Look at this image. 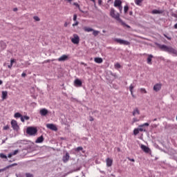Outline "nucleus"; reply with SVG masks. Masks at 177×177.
I'll use <instances>...</instances> for the list:
<instances>
[{"mask_svg": "<svg viewBox=\"0 0 177 177\" xmlns=\"http://www.w3.org/2000/svg\"><path fill=\"white\" fill-rule=\"evenodd\" d=\"M24 120H25L24 117V116H21V122H24Z\"/></svg>", "mask_w": 177, "mask_h": 177, "instance_id": "8fccbe9b", "label": "nucleus"}, {"mask_svg": "<svg viewBox=\"0 0 177 177\" xmlns=\"http://www.w3.org/2000/svg\"><path fill=\"white\" fill-rule=\"evenodd\" d=\"M71 42L75 44V45L80 44V36H78L77 34H74L73 38L71 39Z\"/></svg>", "mask_w": 177, "mask_h": 177, "instance_id": "39448f33", "label": "nucleus"}, {"mask_svg": "<svg viewBox=\"0 0 177 177\" xmlns=\"http://www.w3.org/2000/svg\"><path fill=\"white\" fill-rule=\"evenodd\" d=\"M8 168H9V167H6L4 169H0V172H3V171H6V169H8Z\"/></svg>", "mask_w": 177, "mask_h": 177, "instance_id": "37998d69", "label": "nucleus"}, {"mask_svg": "<svg viewBox=\"0 0 177 177\" xmlns=\"http://www.w3.org/2000/svg\"><path fill=\"white\" fill-rule=\"evenodd\" d=\"M139 132H140V131H139L138 128L134 129V130H133V135L135 136H136V135L139 134Z\"/></svg>", "mask_w": 177, "mask_h": 177, "instance_id": "bb28decb", "label": "nucleus"}, {"mask_svg": "<svg viewBox=\"0 0 177 177\" xmlns=\"http://www.w3.org/2000/svg\"><path fill=\"white\" fill-rule=\"evenodd\" d=\"M158 48L164 52H168V53H173V55H176V56H177V50L171 46H167L164 44H159Z\"/></svg>", "mask_w": 177, "mask_h": 177, "instance_id": "f03ea898", "label": "nucleus"}, {"mask_svg": "<svg viewBox=\"0 0 177 177\" xmlns=\"http://www.w3.org/2000/svg\"><path fill=\"white\" fill-rule=\"evenodd\" d=\"M162 86V84H160V83H158V84H156L154 86H153V91L155 92H158L160 91H161V88Z\"/></svg>", "mask_w": 177, "mask_h": 177, "instance_id": "0eeeda50", "label": "nucleus"}, {"mask_svg": "<svg viewBox=\"0 0 177 177\" xmlns=\"http://www.w3.org/2000/svg\"><path fill=\"white\" fill-rule=\"evenodd\" d=\"M75 23L73 24V27H75L77 26H78V24H80V22H78V21H75Z\"/></svg>", "mask_w": 177, "mask_h": 177, "instance_id": "4c0bfd02", "label": "nucleus"}, {"mask_svg": "<svg viewBox=\"0 0 177 177\" xmlns=\"http://www.w3.org/2000/svg\"><path fill=\"white\" fill-rule=\"evenodd\" d=\"M26 74L24 73H23L21 74V77H26Z\"/></svg>", "mask_w": 177, "mask_h": 177, "instance_id": "bf43d9fd", "label": "nucleus"}, {"mask_svg": "<svg viewBox=\"0 0 177 177\" xmlns=\"http://www.w3.org/2000/svg\"><path fill=\"white\" fill-rule=\"evenodd\" d=\"M8 97V91H2V99L5 100Z\"/></svg>", "mask_w": 177, "mask_h": 177, "instance_id": "4be33fe9", "label": "nucleus"}, {"mask_svg": "<svg viewBox=\"0 0 177 177\" xmlns=\"http://www.w3.org/2000/svg\"><path fill=\"white\" fill-rule=\"evenodd\" d=\"M128 160H129V161H131L132 162H135V159H133V158H128Z\"/></svg>", "mask_w": 177, "mask_h": 177, "instance_id": "a18cd8bd", "label": "nucleus"}, {"mask_svg": "<svg viewBox=\"0 0 177 177\" xmlns=\"http://www.w3.org/2000/svg\"><path fill=\"white\" fill-rule=\"evenodd\" d=\"M11 125L12 127V129L16 130L19 129V125L17 124V121L12 120L11 121Z\"/></svg>", "mask_w": 177, "mask_h": 177, "instance_id": "1a4fd4ad", "label": "nucleus"}, {"mask_svg": "<svg viewBox=\"0 0 177 177\" xmlns=\"http://www.w3.org/2000/svg\"><path fill=\"white\" fill-rule=\"evenodd\" d=\"M128 10H129V6H128V5H126L124 7V12L125 15H127V13H128Z\"/></svg>", "mask_w": 177, "mask_h": 177, "instance_id": "393cba45", "label": "nucleus"}, {"mask_svg": "<svg viewBox=\"0 0 177 177\" xmlns=\"http://www.w3.org/2000/svg\"><path fill=\"white\" fill-rule=\"evenodd\" d=\"M83 30L85 32H92V31H93V28L87 26H84Z\"/></svg>", "mask_w": 177, "mask_h": 177, "instance_id": "f3484780", "label": "nucleus"}, {"mask_svg": "<svg viewBox=\"0 0 177 177\" xmlns=\"http://www.w3.org/2000/svg\"><path fill=\"white\" fill-rule=\"evenodd\" d=\"M122 5V1L121 0H115L114 6L115 8H118V6H121Z\"/></svg>", "mask_w": 177, "mask_h": 177, "instance_id": "2eb2a0df", "label": "nucleus"}, {"mask_svg": "<svg viewBox=\"0 0 177 177\" xmlns=\"http://www.w3.org/2000/svg\"><path fill=\"white\" fill-rule=\"evenodd\" d=\"M21 117V114H20V113H16L15 114V118H20Z\"/></svg>", "mask_w": 177, "mask_h": 177, "instance_id": "2f4dec72", "label": "nucleus"}, {"mask_svg": "<svg viewBox=\"0 0 177 177\" xmlns=\"http://www.w3.org/2000/svg\"><path fill=\"white\" fill-rule=\"evenodd\" d=\"M46 127L48 129H51V131H57V127H56V125L53 124H47Z\"/></svg>", "mask_w": 177, "mask_h": 177, "instance_id": "6e6552de", "label": "nucleus"}, {"mask_svg": "<svg viewBox=\"0 0 177 177\" xmlns=\"http://www.w3.org/2000/svg\"><path fill=\"white\" fill-rule=\"evenodd\" d=\"M12 66H13V65L12 64H10V65H8V68H12Z\"/></svg>", "mask_w": 177, "mask_h": 177, "instance_id": "13d9d810", "label": "nucleus"}, {"mask_svg": "<svg viewBox=\"0 0 177 177\" xmlns=\"http://www.w3.org/2000/svg\"><path fill=\"white\" fill-rule=\"evenodd\" d=\"M174 28H176V30H177V24H176L174 25Z\"/></svg>", "mask_w": 177, "mask_h": 177, "instance_id": "052dcab7", "label": "nucleus"}, {"mask_svg": "<svg viewBox=\"0 0 177 177\" xmlns=\"http://www.w3.org/2000/svg\"><path fill=\"white\" fill-rule=\"evenodd\" d=\"M136 114L138 115H139V114H140V111H139V109L138 108H136L133 111V115H136Z\"/></svg>", "mask_w": 177, "mask_h": 177, "instance_id": "412c9836", "label": "nucleus"}, {"mask_svg": "<svg viewBox=\"0 0 177 177\" xmlns=\"http://www.w3.org/2000/svg\"><path fill=\"white\" fill-rule=\"evenodd\" d=\"M140 92H141V93H147V91H146V88H141Z\"/></svg>", "mask_w": 177, "mask_h": 177, "instance_id": "c756f323", "label": "nucleus"}, {"mask_svg": "<svg viewBox=\"0 0 177 177\" xmlns=\"http://www.w3.org/2000/svg\"><path fill=\"white\" fill-rule=\"evenodd\" d=\"M75 86H82V82L80 79H76L74 81Z\"/></svg>", "mask_w": 177, "mask_h": 177, "instance_id": "9d476101", "label": "nucleus"}, {"mask_svg": "<svg viewBox=\"0 0 177 177\" xmlns=\"http://www.w3.org/2000/svg\"><path fill=\"white\" fill-rule=\"evenodd\" d=\"M93 32V35L94 37H97L99 35V34L100 33V32L99 30H92Z\"/></svg>", "mask_w": 177, "mask_h": 177, "instance_id": "5701e85b", "label": "nucleus"}, {"mask_svg": "<svg viewBox=\"0 0 177 177\" xmlns=\"http://www.w3.org/2000/svg\"><path fill=\"white\" fill-rule=\"evenodd\" d=\"M17 153H19V149H17L15 151H14V152H12V156H16V154H17Z\"/></svg>", "mask_w": 177, "mask_h": 177, "instance_id": "ea45409f", "label": "nucleus"}, {"mask_svg": "<svg viewBox=\"0 0 177 177\" xmlns=\"http://www.w3.org/2000/svg\"><path fill=\"white\" fill-rule=\"evenodd\" d=\"M68 2H69L70 3H71V2H73V0H67Z\"/></svg>", "mask_w": 177, "mask_h": 177, "instance_id": "e2e57ef3", "label": "nucleus"}, {"mask_svg": "<svg viewBox=\"0 0 177 177\" xmlns=\"http://www.w3.org/2000/svg\"><path fill=\"white\" fill-rule=\"evenodd\" d=\"M73 5L74 6H76V8H77L79 10L82 12V13H84V12L82 10L81 8L80 7V4H78L77 3H73Z\"/></svg>", "mask_w": 177, "mask_h": 177, "instance_id": "a878e982", "label": "nucleus"}, {"mask_svg": "<svg viewBox=\"0 0 177 177\" xmlns=\"http://www.w3.org/2000/svg\"><path fill=\"white\" fill-rule=\"evenodd\" d=\"M132 11H131L130 12H129V15H130V16H132Z\"/></svg>", "mask_w": 177, "mask_h": 177, "instance_id": "69168bd1", "label": "nucleus"}, {"mask_svg": "<svg viewBox=\"0 0 177 177\" xmlns=\"http://www.w3.org/2000/svg\"><path fill=\"white\" fill-rule=\"evenodd\" d=\"M44 136H41L35 140V143H42V142H44Z\"/></svg>", "mask_w": 177, "mask_h": 177, "instance_id": "6ab92c4d", "label": "nucleus"}, {"mask_svg": "<svg viewBox=\"0 0 177 177\" xmlns=\"http://www.w3.org/2000/svg\"><path fill=\"white\" fill-rule=\"evenodd\" d=\"M133 88H135V86H133V85L131 84L129 86V91L131 92V95L133 97Z\"/></svg>", "mask_w": 177, "mask_h": 177, "instance_id": "b1692460", "label": "nucleus"}, {"mask_svg": "<svg viewBox=\"0 0 177 177\" xmlns=\"http://www.w3.org/2000/svg\"><path fill=\"white\" fill-rule=\"evenodd\" d=\"M15 62H16V60H15V59H11V60H10V64H12V65H13V64L15 63Z\"/></svg>", "mask_w": 177, "mask_h": 177, "instance_id": "3c124183", "label": "nucleus"}, {"mask_svg": "<svg viewBox=\"0 0 177 177\" xmlns=\"http://www.w3.org/2000/svg\"><path fill=\"white\" fill-rule=\"evenodd\" d=\"M102 2H103V1H102V0H98V5H99L100 6H101Z\"/></svg>", "mask_w": 177, "mask_h": 177, "instance_id": "de8ad7c7", "label": "nucleus"}, {"mask_svg": "<svg viewBox=\"0 0 177 177\" xmlns=\"http://www.w3.org/2000/svg\"><path fill=\"white\" fill-rule=\"evenodd\" d=\"M26 177H34V176H32V174H30V173L26 174Z\"/></svg>", "mask_w": 177, "mask_h": 177, "instance_id": "a19ab883", "label": "nucleus"}, {"mask_svg": "<svg viewBox=\"0 0 177 177\" xmlns=\"http://www.w3.org/2000/svg\"><path fill=\"white\" fill-rule=\"evenodd\" d=\"M152 13H153V15H159L160 13H162V11H160L158 10H153L152 11Z\"/></svg>", "mask_w": 177, "mask_h": 177, "instance_id": "cd10ccee", "label": "nucleus"}, {"mask_svg": "<svg viewBox=\"0 0 177 177\" xmlns=\"http://www.w3.org/2000/svg\"><path fill=\"white\" fill-rule=\"evenodd\" d=\"M81 64H82V66H87V64H85L84 62H81Z\"/></svg>", "mask_w": 177, "mask_h": 177, "instance_id": "6e6d98bb", "label": "nucleus"}, {"mask_svg": "<svg viewBox=\"0 0 177 177\" xmlns=\"http://www.w3.org/2000/svg\"><path fill=\"white\" fill-rule=\"evenodd\" d=\"M48 109H42L40 110L39 113L41 114V115L45 116L46 115V114H48Z\"/></svg>", "mask_w": 177, "mask_h": 177, "instance_id": "dca6fc26", "label": "nucleus"}, {"mask_svg": "<svg viewBox=\"0 0 177 177\" xmlns=\"http://www.w3.org/2000/svg\"><path fill=\"white\" fill-rule=\"evenodd\" d=\"M106 167H111L113 165V159L107 158L106 160Z\"/></svg>", "mask_w": 177, "mask_h": 177, "instance_id": "ddd939ff", "label": "nucleus"}, {"mask_svg": "<svg viewBox=\"0 0 177 177\" xmlns=\"http://www.w3.org/2000/svg\"><path fill=\"white\" fill-rule=\"evenodd\" d=\"M94 62L100 64L101 63H103V59H102V57H95L94 58Z\"/></svg>", "mask_w": 177, "mask_h": 177, "instance_id": "a211bd4d", "label": "nucleus"}, {"mask_svg": "<svg viewBox=\"0 0 177 177\" xmlns=\"http://www.w3.org/2000/svg\"><path fill=\"white\" fill-rule=\"evenodd\" d=\"M68 59V56L66 55H62L59 58H58V62H66Z\"/></svg>", "mask_w": 177, "mask_h": 177, "instance_id": "9b49d317", "label": "nucleus"}, {"mask_svg": "<svg viewBox=\"0 0 177 177\" xmlns=\"http://www.w3.org/2000/svg\"><path fill=\"white\" fill-rule=\"evenodd\" d=\"M37 132H38V129L36 127H30L26 129V133L30 136H35V135H37Z\"/></svg>", "mask_w": 177, "mask_h": 177, "instance_id": "7ed1b4c3", "label": "nucleus"}, {"mask_svg": "<svg viewBox=\"0 0 177 177\" xmlns=\"http://www.w3.org/2000/svg\"><path fill=\"white\" fill-rule=\"evenodd\" d=\"M120 13H122V5L118 6Z\"/></svg>", "mask_w": 177, "mask_h": 177, "instance_id": "58836bf2", "label": "nucleus"}, {"mask_svg": "<svg viewBox=\"0 0 177 177\" xmlns=\"http://www.w3.org/2000/svg\"><path fill=\"white\" fill-rule=\"evenodd\" d=\"M153 57V55H149L147 57V64H152L151 63V59Z\"/></svg>", "mask_w": 177, "mask_h": 177, "instance_id": "aec40b11", "label": "nucleus"}, {"mask_svg": "<svg viewBox=\"0 0 177 177\" xmlns=\"http://www.w3.org/2000/svg\"><path fill=\"white\" fill-rule=\"evenodd\" d=\"M102 32H106V30H102Z\"/></svg>", "mask_w": 177, "mask_h": 177, "instance_id": "774afa93", "label": "nucleus"}, {"mask_svg": "<svg viewBox=\"0 0 177 177\" xmlns=\"http://www.w3.org/2000/svg\"><path fill=\"white\" fill-rule=\"evenodd\" d=\"M110 16L112 17L113 19H115V20H117V21H119V23H120L122 26H125L126 27H127V28H130L129 26L126 25L125 22H123L120 19V13L115 12V10H114V8H111Z\"/></svg>", "mask_w": 177, "mask_h": 177, "instance_id": "f257e3e1", "label": "nucleus"}, {"mask_svg": "<svg viewBox=\"0 0 177 177\" xmlns=\"http://www.w3.org/2000/svg\"><path fill=\"white\" fill-rule=\"evenodd\" d=\"M150 124L149 123H144L138 126V130L140 132H146V128L145 127H149Z\"/></svg>", "mask_w": 177, "mask_h": 177, "instance_id": "423d86ee", "label": "nucleus"}, {"mask_svg": "<svg viewBox=\"0 0 177 177\" xmlns=\"http://www.w3.org/2000/svg\"><path fill=\"white\" fill-rule=\"evenodd\" d=\"M33 19L35 21H39V20H41L38 16L33 17Z\"/></svg>", "mask_w": 177, "mask_h": 177, "instance_id": "f704fd0d", "label": "nucleus"}, {"mask_svg": "<svg viewBox=\"0 0 177 177\" xmlns=\"http://www.w3.org/2000/svg\"><path fill=\"white\" fill-rule=\"evenodd\" d=\"M163 35H164V37H165V38H167V39H169V41H171V37L167 36V35H165V34H164Z\"/></svg>", "mask_w": 177, "mask_h": 177, "instance_id": "c03bdc74", "label": "nucleus"}, {"mask_svg": "<svg viewBox=\"0 0 177 177\" xmlns=\"http://www.w3.org/2000/svg\"><path fill=\"white\" fill-rule=\"evenodd\" d=\"M68 160H70V154H68V153H66L65 156H63L62 160L64 161V162H67Z\"/></svg>", "mask_w": 177, "mask_h": 177, "instance_id": "f8f14e48", "label": "nucleus"}, {"mask_svg": "<svg viewBox=\"0 0 177 177\" xmlns=\"http://www.w3.org/2000/svg\"><path fill=\"white\" fill-rule=\"evenodd\" d=\"M115 68H121V65L120 63L115 64Z\"/></svg>", "mask_w": 177, "mask_h": 177, "instance_id": "473e14b6", "label": "nucleus"}, {"mask_svg": "<svg viewBox=\"0 0 177 177\" xmlns=\"http://www.w3.org/2000/svg\"><path fill=\"white\" fill-rule=\"evenodd\" d=\"M12 156H13V153H9V154L8 155V158H10Z\"/></svg>", "mask_w": 177, "mask_h": 177, "instance_id": "603ef678", "label": "nucleus"}, {"mask_svg": "<svg viewBox=\"0 0 177 177\" xmlns=\"http://www.w3.org/2000/svg\"><path fill=\"white\" fill-rule=\"evenodd\" d=\"M115 42L120 44V45H131V43L127 40H123L121 39H114Z\"/></svg>", "mask_w": 177, "mask_h": 177, "instance_id": "20e7f679", "label": "nucleus"}, {"mask_svg": "<svg viewBox=\"0 0 177 177\" xmlns=\"http://www.w3.org/2000/svg\"><path fill=\"white\" fill-rule=\"evenodd\" d=\"M17 10H18L17 8H13V12H17Z\"/></svg>", "mask_w": 177, "mask_h": 177, "instance_id": "4d7b16f0", "label": "nucleus"}, {"mask_svg": "<svg viewBox=\"0 0 177 177\" xmlns=\"http://www.w3.org/2000/svg\"><path fill=\"white\" fill-rule=\"evenodd\" d=\"M1 158H8V156L3 153H0Z\"/></svg>", "mask_w": 177, "mask_h": 177, "instance_id": "c9c22d12", "label": "nucleus"}, {"mask_svg": "<svg viewBox=\"0 0 177 177\" xmlns=\"http://www.w3.org/2000/svg\"><path fill=\"white\" fill-rule=\"evenodd\" d=\"M92 2H93L95 6H96V0H91Z\"/></svg>", "mask_w": 177, "mask_h": 177, "instance_id": "5fc2aeb1", "label": "nucleus"}, {"mask_svg": "<svg viewBox=\"0 0 177 177\" xmlns=\"http://www.w3.org/2000/svg\"><path fill=\"white\" fill-rule=\"evenodd\" d=\"M140 148L142 149V150H143V151H145V153H149L150 151V149L147 147L146 145H142L140 146Z\"/></svg>", "mask_w": 177, "mask_h": 177, "instance_id": "4468645a", "label": "nucleus"}, {"mask_svg": "<svg viewBox=\"0 0 177 177\" xmlns=\"http://www.w3.org/2000/svg\"><path fill=\"white\" fill-rule=\"evenodd\" d=\"M158 127V125H157V124H153V125H152V127L153 128H157Z\"/></svg>", "mask_w": 177, "mask_h": 177, "instance_id": "864d4df0", "label": "nucleus"}, {"mask_svg": "<svg viewBox=\"0 0 177 177\" xmlns=\"http://www.w3.org/2000/svg\"><path fill=\"white\" fill-rule=\"evenodd\" d=\"M153 121H157V118L153 119Z\"/></svg>", "mask_w": 177, "mask_h": 177, "instance_id": "338daca9", "label": "nucleus"}, {"mask_svg": "<svg viewBox=\"0 0 177 177\" xmlns=\"http://www.w3.org/2000/svg\"><path fill=\"white\" fill-rule=\"evenodd\" d=\"M2 84H3V82H2V80H0V85H2Z\"/></svg>", "mask_w": 177, "mask_h": 177, "instance_id": "680f3d73", "label": "nucleus"}, {"mask_svg": "<svg viewBox=\"0 0 177 177\" xmlns=\"http://www.w3.org/2000/svg\"><path fill=\"white\" fill-rule=\"evenodd\" d=\"M82 150H84V148H82V147H78L75 149V151H82Z\"/></svg>", "mask_w": 177, "mask_h": 177, "instance_id": "c85d7f7f", "label": "nucleus"}, {"mask_svg": "<svg viewBox=\"0 0 177 177\" xmlns=\"http://www.w3.org/2000/svg\"><path fill=\"white\" fill-rule=\"evenodd\" d=\"M143 2V0H135L136 5H140Z\"/></svg>", "mask_w": 177, "mask_h": 177, "instance_id": "7c9ffc66", "label": "nucleus"}, {"mask_svg": "<svg viewBox=\"0 0 177 177\" xmlns=\"http://www.w3.org/2000/svg\"><path fill=\"white\" fill-rule=\"evenodd\" d=\"M9 128H10V126L6 125L3 127V131H8V129H9Z\"/></svg>", "mask_w": 177, "mask_h": 177, "instance_id": "e433bc0d", "label": "nucleus"}, {"mask_svg": "<svg viewBox=\"0 0 177 177\" xmlns=\"http://www.w3.org/2000/svg\"><path fill=\"white\" fill-rule=\"evenodd\" d=\"M73 21H77V14L73 15Z\"/></svg>", "mask_w": 177, "mask_h": 177, "instance_id": "79ce46f5", "label": "nucleus"}, {"mask_svg": "<svg viewBox=\"0 0 177 177\" xmlns=\"http://www.w3.org/2000/svg\"><path fill=\"white\" fill-rule=\"evenodd\" d=\"M94 118H93V117H92V116H90L89 117V121H94Z\"/></svg>", "mask_w": 177, "mask_h": 177, "instance_id": "09e8293b", "label": "nucleus"}, {"mask_svg": "<svg viewBox=\"0 0 177 177\" xmlns=\"http://www.w3.org/2000/svg\"><path fill=\"white\" fill-rule=\"evenodd\" d=\"M67 26H68L67 23H65L64 24V27H67Z\"/></svg>", "mask_w": 177, "mask_h": 177, "instance_id": "0e129e2a", "label": "nucleus"}, {"mask_svg": "<svg viewBox=\"0 0 177 177\" xmlns=\"http://www.w3.org/2000/svg\"><path fill=\"white\" fill-rule=\"evenodd\" d=\"M139 121H140V120L136 118H133V124H135V122H139Z\"/></svg>", "mask_w": 177, "mask_h": 177, "instance_id": "72a5a7b5", "label": "nucleus"}, {"mask_svg": "<svg viewBox=\"0 0 177 177\" xmlns=\"http://www.w3.org/2000/svg\"><path fill=\"white\" fill-rule=\"evenodd\" d=\"M24 120H26V121H28V120H30V117H28V116H24Z\"/></svg>", "mask_w": 177, "mask_h": 177, "instance_id": "49530a36", "label": "nucleus"}]
</instances>
